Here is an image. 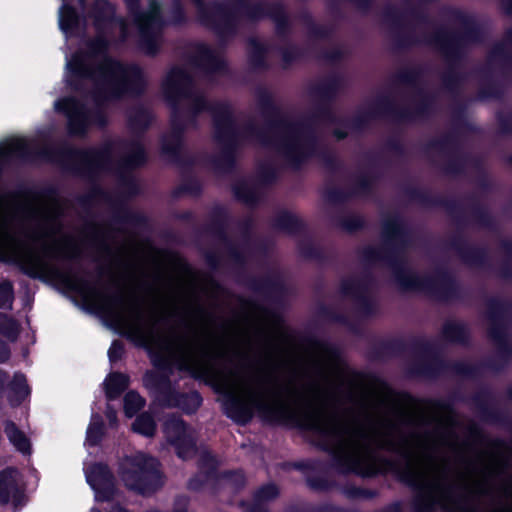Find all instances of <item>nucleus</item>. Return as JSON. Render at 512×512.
Wrapping results in <instances>:
<instances>
[{"instance_id": "1", "label": "nucleus", "mask_w": 512, "mask_h": 512, "mask_svg": "<svg viewBox=\"0 0 512 512\" xmlns=\"http://www.w3.org/2000/svg\"><path fill=\"white\" fill-rule=\"evenodd\" d=\"M83 297L116 328L163 363L207 377L245 417H250L254 409L268 416L296 417L305 427L331 437L335 454L355 470H362L371 462L372 444L398 451L406 459L403 476L421 489L422 509H431V435L392 421L367 431L344 423L317 405L294 409L264 376L234 367L216 368L204 343L179 336L175 331L161 330L153 316L136 301L111 297L95 289L84 291Z\"/></svg>"}, {"instance_id": "2", "label": "nucleus", "mask_w": 512, "mask_h": 512, "mask_svg": "<svg viewBox=\"0 0 512 512\" xmlns=\"http://www.w3.org/2000/svg\"><path fill=\"white\" fill-rule=\"evenodd\" d=\"M71 244L55 217L33 212L21 219L0 195V259L19 262L36 276L62 280L53 259L68 255Z\"/></svg>"}, {"instance_id": "3", "label": "nucleus", "mask_w": 512, "mask_h": 512, "mask_svg": "<svg viewBox=\"0 0 512 512\" xmlns=\"http://www.w3.org/2000/svg\"><path fill=\"white\" fill-rule=\"evenodd\" d=\"M107 44L106 31H102L88 45L87 52H81L67 62V69L75 76L91 77L105 96H117L139 83L142 72L138 67H123L106 57Z\"/></svg>"}, {"instance_id": "4", "label": "nucleus", "mask_w": 512, "mask_h": 512, "mask_svg": "<svg viewBox=\"0 0 512 512\" xmlns=\"http://www.w3.org/2000/svg\"><path fill=\"white\" fill-rule=\"evenodd\" d=\"M158 462L143 453L127 457L121 464V478L125 485L140 493L152 491L158 479Z\"/></svg>"}, {"instance_id": "5", "label": "nucleus", "mask_w": 512, "mask_h": 512, "mask_svg": "<svg viewBox=\"0 0 512 512\" xmlns=\"http://www.w3.org/2000/svg\"><path fill=\"white\" fill-rule=\"evenodd\" d=\"M158 4L151 0L147 13L134 15L133 29L137 42L146 53H154L159 46L161 20L158 16Z\"/></svg>"}, {"instance_id": "6", "label": "nucleus", "mask_w": 512, "mask_h": 512, "mask_svg": "<svg viewBox=\"0 0 512 512\" xmlns=\"http://www.w3.org/2000/svg\"><path fill=\"white\" fill-rule=\"evenodd\" d=\"M55 110L63 112L68 119L69 131L75 135H82L92 123L91 115L84 106L73 98H64L54 104Z\"/></svg>"}, {"instance_id": "7", "label": "nucleus", "mask_w": 512, "mask_h": 512, "mask_svg": "<svg viewBox=\"0 0 512 512\" xmlns=\"http://www.w3.org/2000/svg\"><path fill=\"white\" fill-rule=\"evenodd\" d=\"M164 430L167 439L175 445L179 457L185 459L193 453V433L185 427L180 419L176 417L169 418L165 423Z\"/></svg>"}, {"instance_id": "8", "label": "nucleus", "mask_w": 512, "mask_h": 512, "mask_svg": "<svg viewBox=\"0 0 512 512\" xmlns=\"http://www.w3.org/2000/svg\"><path fill=\"white\" fill-rule=\"evenodd\" d=\"M85 473L87 482L95 492L96 500H108L113 495L114 482L106 466L94 464L86 468Z\"/></svg>"}, {"instance_id": "9", "label": "nucleus", "mask_w": 512, "mask_h": 512, "mask_svg": "<svg viewBox=\"0 0 512 512\" xmlns=\"http://www.w3.org/2000/svg\"><path fill=\"white\" fill-rule=\"evenodd\" d=\"M85 473L87 482L95 492L96 500H108L113 495L114 482L106 466L94 464L86 468Z\"/></svg>"}, {"instance_id": "10", "label": "nucleus", "mask_w": 512, "mask_h": 512, "mask_svg": "<svg viewBox=\"0 0 512 512\" xmlns=\"http://www.w3.org/2000/svg\"><path fill=\"white\" fill-rule=\"evenodd\" d=\"M21 476L14 468L0 472V502L16 503L21 492Z\"/></svg>"}, {"instance_id": "11", "label": "nucleus", "mask_w": 512, "mask_h": 512, "mask_svg": "<svg viewBox=\"0 0 512 512\" xmlns=\"http://www.w3.org/2000/svg\"><path fill=\"white\" fill-rule=\"evenodd\" d=\"M163 92L169 99L189 96V76L180 69L171 71L163 82Z\"/></svg>"}, {"instance_id": "12", "label": "nucleus", "mask_w": 512, "mask_h": 512, "mask_svg": "<svg viewBox=\"0 0 512 512\" xmlns=\"http://www.w3.org/2000/svg\"><path fill=\"white\" fill-rule=\"evenodd\" d=\"M71 2L72 0H63V5L59 10V26L66 37L77 34L83 27V21L71 7ZM77 2L82 5L83 0H77Z\"/></svg>"}, {"instance_id": "13", "label": "nucleus", "mask_w": 512, "mask_h": 512, "mask_svg": "<svg viewBox=\"0 0 512 512\" xmlns=\"http://www.w3.org/2000/svg\"><path fill=\"white\" fill-rule=\"evenodd\" d=\"M93 18L95 25L98 29H101L102 25L105 26L106 29H110L113 25H117L122 33V39H126L129 33L128 27L125 23H110L108 20L113 15V8L110 3L105 0L97 1L93 7Z\"/></svg>"}, {"instance_id": "14", "label": "nucleus", "mask_w": 512, "mask_h": 512, "mask_svg": "<svg viewBox=\"0 0 512 512\" xmlns=\"http://www.w3.org/2000/svg\"><path fill=\"white\" fill-rule=\"evenodd\" d=\"M9 442L21 453H30L31 444L29 438L12 422H7L4 428Z\"/></svg>"}, {"instance_id": "15", "label": "nucleus", "mask_w": 512, "mask_h": 512, "mask_svg": "<svg viewBox=\"0 0 512 512\" xmlns=\"http://www.w3.org/2000/svg\"><path fill=\"white\" fill-rule=\"evenodd\" d=\"M28 147V141L22 137H12L0 143V158L22 154Z\"/></svg>"}, {"instance_id": "16", "label": "nucleus", "mask_w": 512, "mask_h": 512, "mask_svg": "<svg viewBox=\"0 0 512 512\" xmlns=\"http://www.w3.org/2000/svg\"><path fill=\"white\" fill-rule=\"evenodd\" d=\"M127 376L119 373L110 374L105 380L106 395L109 399L116 398L127 386Z\"/></svg>"}, {"instance_id": "17", "label": "nucleus", "mask_w": 512, "mask_h": 512, "mask_svg": "<svg viewBox=\"0 0 512 512\" xmlns=\"http://www.w3.org/2000/svg\"><path fill=\"white\" fill-rule=\"evenodd\" d=\"M103 436V423L99 415H93L87 429L86 442L89 445H96Z\"/></svg>"}, {"instance_id": "18", "label": "nucleus", "mask_w": 512, "mask_h": 512, "mask_svg": "<svg viewBox=\"0 0 512 512\" xmlns=\"http://www.w3.org/2000/svg\"><path fill=\"white\" fill-rule=\"evenodd\" d=\"M133 430L144 436H152L155 431V423L148 414H142L133 423Z\"/></svg>"}, {"instance_id": "19", "label": "nucleus", "mask_w": 512, "mask_h": 512, "mask_svg": "<svg viewBox=\"0 0 512 512\" xmlns=\"http://www.w3.org/2000/svg\"><path fill=\"white\" fill-rule=\"evenodd\" d=\"M144 406V400L135 392H129L124 398V410L128 417H132Z\"/></svg>"}, {"instance_id": "20", "label": "nucleus", "mask_w": 512, "mask_h": 512, "mask_svg": "<svg viewBox=\"0 0 512 512\" xmlns=\"http://www.w3.org/2000/svg\"><path fill=\"white\" fill-rule=\"evenodd\" d=\"M18 324L0 313V333L9 340H15L18 334Z\"/></svg>"}, {"instance_id": "21", "label": "nucleus", "mask_w": 512, "mask_h": 512, "mask_svg": "<svg viewBox=\"0 0 512 512\" xmlns=\"http://www.w3.org/2000/svg\"><path fill=\"white\" fill-rule=\"evenodd\" d=\"M11 391L15 395L16 400L20 401L29 395V388L26 384V379L22 374H15L13 382L11 383Z\"/></svg>"}, {"instance_id": "22", "label": "nucleus", "mask_w": 512, "mask_h": 512, "mask_svg": "<svg viewBox=\"0 0 512 512\" xmlns=\"http://www.w3.org/2000/svg\"><path fill=\"white\" fill-rule=\"evenodd\" d=\"M13 292L10 283H0V308L9 307L12 303Z\"/></svg>"}, {"instance_id": "23", "label": "nucleus", "mask_w": 512, "mask_h": 512, "mask_svg": "<svg viewBox=\"0 0 512 512\" xmlns=\"http://www.w3.org/2000/svg\"><path fill=\"white\" fill-rule=\"evenodd\" d=\"M278 494V490L274 485H268L261 488L256 494L257 502H264L275 498Z\"/></svg>"}, {"instance_id": "24", "label": "nucleus", "mask_w": 512, "mask_h": 512, "mask_svg": "<svg viewBox=\"0 0 512 512\" xmlns=\"http://www.w3.org/2000/svg\"><path fill=\"white\" fill-rule=\"evenodd\" d=\"M246 189H248V188H247L246 186H244V185H243V186H239V187H237V188H236V195H237L240 199L244 200L245 202H250V201H252L253 199H252V197H250L249 195H247V194L245 193V190H246Z\"/></svg>"}, {"instance_id": "25", "label": "nucleus", "mask_w": 512, "mask_h": 512, "mask_svg": "<svg viewBox=\"0 0 512 512\" xmlns=\"http://www.w3.org/2000/svg\"><path fill=\"white\" fill-rule=\"evenodd\" d=\"M143 159V150L140 147L136 148V155L135 157L129 159V162L131 164H139Z\"/></svg>"}, {"instance_id": "26", "label": "nucleus", "mask_w": 512, "mask_h": 512, "mask_svg": "<svg viewBox=\"0 0 512 512\" xmlns=\"http://www.w3.org/2000/svg\"><path fill=\"white\" fill-rule=\"evenodd\" d=\"M9 357V350L5 344L0 342V362L7 360Z\"/></svg>"}, {"instance_id": "27", "label": "nucleus", "mask_w": 512, "mask_h": 512, "mask_svg": "<svg viewBox=\"0 0 512 512\" xmlns=\"http://www.w3.org/2000/svg\"><path fill=\"white\" fill-rule=\"evenodd\" d=\"M121 347L117 343H113L111 348L109 349V357L111 360H114L117 357V354L120 352Z\"/></svg>"}, {"instance_id": "28", "label": "nucleus", "mask_w": 512, "mask_h": 512, "mask_svg": "<svg viewBox=\"0 0 512 512\" xmlns=\"http://www.w3.org/2000/svg\"><path fill=\"white\" fill-rule=\"evenodd\" d=\"M297 145V142L293 140L285 145L284 151L286 153H292L296 149Z\"/></svg>"}, {"instance_id": "29", "label": "nucleus", "mask_w": 512, "mask_h": 512, "mask_svg": "<svg viewBox=\"0 0 512 512\" xmlns=\"http://www.w3.org/2000/svg\"><path fill=\"white\" fill-rule=\"evenodd\" d=\"M106 416L109 419L111 425H114L116 422V414L115 411L111 410L110 408L107 409Z\"/></svg>"}, {"instance_id": "30", "label": "nucleus", "mask_w": 512, "mask_h": 512, "mask_svg": "<svg viewBox=\"0 0 512 512\" xmlns=\"http://www.w3.org/2000/svg\"><path fill=\"white\" fill-rule=\"evenodd\" d=\"M126 1H127L128 5H129V8H130L132 14H135V11H133L134 0H129V1L126 0Z\"/></svg>"}, {"instance_id": "31", "label": "nucleus", "mask_w": 512, "mask_h": 512, "mask_svg": "<svg viewBox=\"0 0 512 512\" xmlns=\"http://www.w3.org/2000/svg\"><path fill=\"white\" fill-rule=\"evenodd\" d=\"M113 512H126L125 510H123L122 508L120 507H117Z\"/></svg>"}, {"instance_id": "32", "label": "nucleus", "mask_w": 512, "mask_h": 512, "mask_svg": "<svg viewBox=\"0 0 512 512\" xmlns=\"http://www.w3.org/2000/svg\"><path fill=\"white\" fill-rule=\"evenodd\" d=\"M4 375L0 372V385L3 383Z\"/></svg>"}, {"instance_id": "33", "label": "nucleus", "mask_w": 512, "mask_h": 512, "mask_svg": "<svg viewBox=\"0 0 512 512\" xmlns=\"http://www.w3.org/2000/svg\"><path fill=\"white\" fill-rule=\"evenodd\" d=\"M193 398L197 402V404H199V397H198V395H194Z\"/></svg>"}, {"instance_id": "34", "label": "nucleus", "mask_w": 512, "mask_h": 512, "mask_svg": "<svg viewBox=\"0 0 512 512\" xmlns=\"http://www.w3.org/2000/svg\"><path fill=\"white\" fill-rule=\"evenodd\" d=\"M91 512H99V511H97V510H92Z\"/></svg>"}]
</instances>
